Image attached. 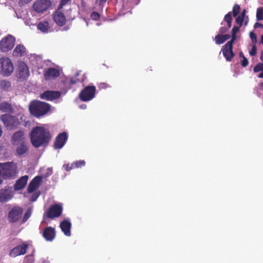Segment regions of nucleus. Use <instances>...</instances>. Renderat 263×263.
Returning <instances> with one entry per match:
<instances>
[{"label": "nucleus", "mask_w": 263, "mask_h": 263, "mask_svg": "<svg viewBox=\"0 0 263 263\" xmlns=\"http://www.w3.org/2000/svg\"><path fill=\"white\" fill-rule=\"evenodd\" d=\"M0 110L4 112H12V108L10 104L4 102L0 103Z\"/></svg>", "instance_id": "nucleus-30"}, {"label": "nucleus", "mask_w": 263, "mask_h": 263, "mask_svg": "<svg viewBox=\"0 0 263 263\" xmlns=\"http://www.w3.org/2000/svg\"><path fill=\"white\" fill-rule=\"evenodd\" d=\"M107 0H96V4L100 6H103Z\"/></svg>", "instance_id": "nucleus-46"}, {"label": "nucleus", "mask_w": 263, "mask_h": 263, "mask_svg": "<svg viewBox=\"0 0 263 263\" xmlns=\"http://www.w3.org/2000/svg\"><path fill=\"white\" fill-rule=\"evenodd\" d=\"M37 28L43 33H47L50 28L48 22L44 21L40 22L37 26Z\"/></svg>", "instance_id": "nucleus-28"}, {"label": "nucleus", "mask_w": 263, "mask_h": 263, "mask_svg": "<svg viewBox=\"0 0 263 263\" xmlns=\"http://www.w3.org/2000/svg\"><path fill=\"white\" fill-rule=\"evenodd\" d=\"M83 20L86 22L87 26H88V21L86 19H85V18H83Z\"/></svg>", "instance_id": "nucleus-54"}, {"label": "nucleus", "mask_w": 263, "mask_h": 263, "mask_svg": "<svg viewBox=\"0 0 263 263\" xmlns=\"http://www.w3.org/2000/svg\"><path fill=\"white\" fill-rule=\"evenodd\" d=\"M14 70L11 60L7 57L0 58V73L4 77H9Z\"/></svg>", "instance_id": "nucleus-4"}, {"label": "nucleus", "mask_w": 263, "mask_h": 263, "mask_svg": "<svg viewBox=\"0 0 263 263\" xmlns=\"http://www.w3.org/2000/svg\"><path fill=\"white\" fill-rule=\"evenodd\" d=\"M15 39L11 35H8L1 41L0 50L2 52H7L12 49L14 46Z\"/></svg>", "instance_id": "nucleus-7"}, {"label": "nucleus", "mask_w": 263, "mask_h": 263, "mask_svg": "<svg viewBox=\"0 0 263 263\" xmlns=\"http://www.w3.org/2000/svg\"><path fill=\"white\" fill-rule=\"evenodd\" d=\"M30 75L29 68L27 65L23 62H21L18 65L17 69V76L20 79H26Z\"/></svg>", "instance_id": "nucleus-11"}, {"label": "nucleus", "mask_w": 263, "mask_h": 263, "mask_svg": "<svg viewBox=\"0 0 263 263\" xmlns=\"http://www.w3.org/2000/svg\"><path fill=\"white\" fill-rule=\"evenodd\" d=\"M12 197V191L9 187L0 191V202H5Z\"/></svg>", "instance_id": "nucleus-20"}, {"label": "nucleus", "mask_w": 263, "mask_h": 263, "mask_svg": "<svg viewBox=\"0 0 263 263\" xmlns=\"http://www.w3.org/2000/svg\"><path fill=\"white\" fill-rule=\"evenodd\" d=\"M250 55L254 56L256 54V48L255 45L252 46V49L249 52Z\"/></svg>", "instance_id": "nucleus-42"}, {"label": "nucleus", "mask_w": 263, "mask_h": 263, "mask_svg": "<svg viewBox=\"0 0 263 263\" xmlns=\"http://www.w3.org/2000/svg\"><path fill=\"white\" fill-rule=\"evenodd\" d=\"M51 4L48 0L37 1L34 3L33 8L36 12L43 13L50 7Z\"/></svg>", "instance_id": "nucleus-10"}, {"label": "nucleus", "mask_w": 263, "mask_h": 263, "mask_svg": "<svg viewBox=\"0 0 263 263\" xmlns=\"http://www.w3.org/2000/svg\"><path fill=\"white\" fill-rule=\"evenodd\" d=\"M20 116V119H21V120H23V118H24V116L23 115H18V116Z\"/></svg>", "instance_id": "nucleus-55"}, {"label": "nucleus", "mask_w": 263, "mask_h": 263, "mask_svg": "<svg viewBox=\"0 0 263 263\" xmlns=\"http://www.w3.org/2000/svg\"><path fill=\"white\" fill-rule=\"evenodd\" d=\"M34 261V258L32 255L26 256L24 260V263H33Z\"/></svg>", "instance_id": "nucleus-40"}, {"label": "nucleus", "mask_w": 263, "mask_h": 263, "mask_svg": "<svg viewBox=\"0 0 263 263\" xmlns=\"http://www.w3.org/2000/svg\"><path fill=\"white\" fill-rule=\"evenodd\" d=\"M224 21L227 23V26H222L220 28L219 30V33L222 34L227 32V31L231 27L232 23V14L230 12L224 16Z\"/></svg>", "instance_id": "nucleus-25"}, {"label": "nucleus", "mask_w": 263, "mask_h": 263, "mask_svg": "<svg viewBox=\"0 0 263 263\" xmlns=\"http://www.w3.org/2000/svg\"><path fill=\"white\" fill-rule=\"evenodd\" d=\"M240 27L234 26L232 30V39L230 41L234 42L237 39L236 33L239 31Z\"/></svg>", "instance_id": "nucleus-35"}, {"label": "nucleus", "mask_w": 263, "mask_h": 263, "mask_svg": "<svg viewBox=\"0 0 263 263\" xmlns=\"http://www.w3.org/2000/svg\"><path fill=\"white\" fill-rule=\"evenodd\" d=\"M28 179V176L27 175L22 177L19 179L14 185L15 190H20L23 189L26 185Z\"/></svg>", "instance_id": "nucleus-26"}, {"label": "nucleus", "mask_w": 263, "mask_h": 263, "mask_svg": "<svg viewBox=\"0 0 263 263\" xmlns=\"http://www.w3.org/2000/svg\"><path fill=\"white\" fill-rule=\"evenodd\" d=\"M50 138L49 130L44 126H36L30 133L31 143L35 147L47 145Z\"/></svg>", "instance_id": "nucleus-1"}, {"label": "nucleus", "mask_w": 263, "mask_h": 263, "mask_svg": "<svg viewBox=\"0 0 263 263\" xmlns=\"http://www.w3.org/2000/svg\"><path fill=\"white\" fill-rule=\"evenodd\" d=\"M78 81V80L77 78H71L70 80V82L71 84H76Z\"/></svg>", "instance_id": "nucleus-50"}, {"label": "nucleus", "mask_w": 263, "mask_h": 263, "mask_svg": "<svg viewBox=\"0 0 263 263\" xmlns=\"http://www.w3.org/2000/svg\"><path fill=\"white\" fill-rule=\"evenodd\" d=\"M250 37L253 42H254L256 43L257 42L256 35L255 33L253 32H250Z\"/></svg>", "instance_id": "nucleus-43"}, {"label": "nucleus", "mask_w": 263, "mask_h": 263, "mask_svg": "<svg viewBox=\"0 0 263 263\" xmlns=\"http://www.w3.org/2000/svg\"><path fill=\"white\" fill-rule=\"evenodd\" d=\"M2 180L0 179V184H1V183H2Z\"/></svg>", "instance_id": "nucleus-58"}, {"label": "nucleus", "mask_w": 263, "mask_h": 263, "mask_svg": "<svg viewBox=\"0 0 263 263\" xmlns=\"http://www.w3.org/2000/svg\"><path fill=\"white\" fill-rule=\"evenodd\" d=\"M239 55H240V57H242L243 58V57H245L243 56V54L242 52H240V53H239Z\"/></svg>", "instance_id": "nucleus-56"}, {"label": "nucleus", "mask_w": 263, "mask_h": 263, "mask_svg": "<svg viewBox=\"0 0 263 263\" xmlns=\"http://www.w3.org/2000/svg\"><path fill=\"white\" fill-rule=\"evenodd\" d=\"M0 119L4 123V125L9 129L17 127L20 124V121L18 117L16 118L9 114L2 115L0 117Z\"/></svg>", "instance_id": "nucleus-6"}, {"label": "nucleus", "mask_w": 263, "mask_h": 263, "mask_svg": "<svg viewBox=\"0 0 263 263\" xmlns=\"http://www.w3.org/2000/svg\"><path fill=\"white\" fill-rule=\"evenodd\" d=\"M254 28H261L263 29V25L261 23L256 22L254 25Z\"/></svg>", "instance_id": "nucleus-47"}, {"label": "nucleus", "mask_w": 263, "mask_h": 263, "mask_svg": "<svg viewBox=\"0 0 263 263\" xmlns=\"http://www.w3.org/2000/svg\"><path fill=\"white\" fill-rule=\"evenodd\" d=\"M39 195L37 194H34L32 195V196L30 198V200L32 201H35L38 198Z\"/></svg>", "instance_id": "nucleus-45"}, {"label": "nucleus", "mask_w": 263, "mask_h": 263, "mask_svg": "<svg viewBox=\"0 0 263 263\" xmlns=\"http://www.w3.org/2000/svg\"><path fill=\"white\" fill-rule=\"evenodd\" d=\"M245 15H246V10H243L241 15L238 16L236 18V23L238 26L241 27L242 26Z\"/></svg>", "instance_id": "nucleus-33"}, {"label": "nucleus", "mask_w": 263, "mask_h": 263, "mask_svg": "<svg viewBox=\"0 0 263 263\" xmlns=\"http://www.w3.org/2000/svg\"><path fill=\"white\" fill-rule=\"evenodd\" d=\"M0 86L3 90H8L11 87V83L7 80H3L1 82Z\"/></svg>", "instance_id": "nucleus-34"}, {"label": "nucleus", "mask_w": 263, "mask_h": 263, "mask_svg": "<svg viewBox=\"0 0 263 263\" xmlns=\"http://www.w3.org/2000/svg\"><path fill=\"white\" fill-rule=\"evenodd\" d=\"M62 205L61 204H55L52 205L47 212V216L49 218L57 217L61 215L62 212Z\"/></svg>", "instance_id": "nucleus-14"}, {"label": "nucleus", "mask_w": 263, "mask_h": 263, "mask_svg": "<svg viewBox=\"0 0 263 263\" xmlns=\"http://www.w3.org/2000/svg\"><path fill=\"white\" fill-rule=\"evenodd\" d=\"M90 17L92 20L97 21L100 18V14L98 12L93 11L91 14Z\"/></svg>", "instance_id": "nucleus-41"}, {"label": "nucleus", "mask_w": 263, "mask_h": 263, "mask_svg": "<svg viewBox=\"0 0 263 263\" xmlns=\"http://www.w3.org/2000/svg\"><path fill=\"white\" fill-rule=\"evenodd\" d=\"M85 165L84 160H79L74 162L70 165V168H79Z\"/></svg>", "instance_id": "nucleus-32"}, {"label": "nucleus", "mask_w": 263, "mask_h": 263, "mask_svg": "<svg viewBox=\"0 0 263 263\" xmlns=\"http://www.w3.org/2000/svg\"><path fill=\"white\" fill-rule=\"evenodd\" d=\"M68 136L66 133L63 132L59 134L56 138L54 142V148L61 149L65 145L67 140Z\"/></svg>", "instance_id": "nucleus-15"}, {"label": "nucleus", "mask_w": 263, "mask_h": 263, "mask_svg": "<svg viewBox=\"0 0 263 263\" xmlns=\"http://www.w3.org/2000/svg\"><path fill=\"white\" fill-rule=\"evenodd\" d=\"M30 62L35 66H39L41 62V59L36 55H31L29 57Z\"/></svg>", "instance_id": "nucleus-31"}, {"label": "nucleus", "mask_w": 263, "mask_h": 263, "mask_svg": "<svg viewBox=\"0 0 263 263\" xmlns=\"http://www.w3.org/2000/svg\"><path fill=\"white\" fill-rule=\"evenodd\" d=\"M49 109L48 104L39 101H32L29 106L30 113L36 117L45 115Z\"/></svg>", "instance_id": "nucleus-3"}, {"label": "nucleus", "mask_w": 263, "mask_h": 263, "mask_svg": "<svg viewBox=\"0 0 263 263\" xmlns=\"http://www.w3.org/2000/svg\"><path fill=\"white\" fill-rule=\"evenodd\" d=\"M15 155L21 157L26 154L29 150V146L26 142H23L16 145Z\"/></svg>", "instance_id": "nucleus-19"}, {"label": "nucleus", "mask_w": 263, "mask_h": 263, "mask_svg": "<svg viewBox=\"0 0 263 263\" xmlns=\"http://www.w3.org/2000/svg\"><path fill=\"white\" fill-rule=\"evenodd\" d=\"M23 209L18 206L12 208L8 213V220L11 222H16L21 220Z\"/></svg>", "instance_id": "nucleus-9"}, {"label": "nucleus", "mask_w": 263, "mask_h": 263, "mask_svg": "<svg viewBox=\"0 0 263 263\" xmlns=\"http://www.w3.org/2000/svg\"><path fill=\"white\" fill-rule=\"evenodd\" d=\"M52 174V169L51 167H48L46 170V172L43 174L42 176H37L34 178L30 182L28 187L29 193H32L35 191L41 184L43 178H47Z\"/></svg>", "instance_id": "nucleus-5"}, {"label": "nucleus", "mask_w": 263, "mask_h": 263, "mask_svg": "<svg viewBox=\"0 0 263 263\" xmlns=\"http://www.w3.org/2000/svg\"><path fill=\"white\" fill-rule=\"evenodd\" d=\"M80 108L81 109H85L86 108V104L81 105H80Z\"/></svg>", "instance_id": "nucleus-51"}, {"label": "nucleus", "mask_w": 263, "mask_h": 263, "mask_svg": "<svg viewBox=\"0 0 263 263\" xmlns=\"http://www.w3.org/2000/svg\"><path fill=\"white\" fill-rule=\"evenodd\" d=\"M96 87L94 86H87L79 94L80 99L84 102L91 100L95 96Z\"/></svg>", "instance_id": "nucleus-8"}, {"label": "nucleus", "mask_w": 263, "mask_h": 263, "mask_svg": "<svg viewBox=\"0 0 263 263\" xmlns=\"http://www.w3.org/2000/svg\"><path fill=\"white\" fill-rule=\"evenodd\" d=\"M241 65L243 67L247 66L249 63L248 59L247 58H246L245 57H243V59H242V60L241 61Z\"/></svg>", "instance_id": "nucleus-44"}, {"label": "nucleus", "mask_w": 263, "mask_h": 263, "mask_svg": "<svg viewBox=\"0 0 263 263\" xmlns=\"http://www.w3.org/2000/svg\"><path fill=\"white\" fill-rule=\"evenodd\" d=\"M240 11V7L238 5H235L234 6L233 8V15L234 17L236 16L239 13Z\"/></svg>", "instance_id": "nucleus-39"}, {"label": "nucleus", "mask_w": 263, "mask_h": 263, "mask_svg": "<svg viewBox=\"0 0 263 263\" xmlns=\"http://www.w3.org/2000/svg\"><path fill=\"white\" fill-rule=\"evenodd\" d=\"M261 42L263 45V35L261 37Z\"/></svg>", "instance_id": "nucleus-57"}, {"label": "nucleus", "mask_w": 263, "mask_h": 263, "mask_svg": "<svg viewBox=\"0 0 263 263\" xmlns=\"http://www.w3.org/2000/svg\"><path fill=\"white\" fill-rule=\"evenodd\" d=\"M60 75L59 70L54 68H48L45 72L44 76L46 80H50L57 78Z\"/></svg>", "instance_id": "nucleus-21"}, {"label": "nucleus", "mask_w": 263, "mask_h": 263, "mask_svg": "<svg viewBox=\"0 0 263 263\" xmlns=\"http://www.w3.org/2000/svg\"><path fill=\"white\" fill-rule=\"evenodd\" d=\"M43 236L47 241H52L55 236L54 229L50 227L46 228L44 231Z\"/></svg>", "instance_id": "nucleus-22"}, {"label": "nucleus", "mask_w": 263, "mask_h": 263, "mask_svg": "<svg viewBox=\"0 0 263 263\" xmlns=\"http://www.w3.org/2000/svg\"><path fill=\"white\" fill-rule=\"evenodd\" d=\"M53 18L59 26H63L66 23V20L64 11L57 9L53 14Z\"/></svg>", "instance_id": "nucleus-16"}, {"label": "nucleus", "mask_w": 263, "mask_h": 263, "mask_svg": "<svg viewBox=\"0 0 263 263\" xmlns=\"http://www.w3.org/2000/svg\"><path fill=\"white\" fill-rule=\"evenodd\" d=\"M71 0H61L58 9L64 11L67 14L68 11L71 10Z\"/></svg>", "instance_id": "nucleus-23"}, {"label": "nucleus", "mask_w": 263, "mask_h": 263, "mask_svg": "<svg viewBox=\"0 0 263 263\" xmlns=\"http://www.w3.org/2000/svg\"><path fill=\"white\" fill-rule=\"evenodd\" d=\"M230 37V35L229 34H218L215 36L214 40L216 44L219 45L223 44L225 41L229 39Z\"/></svg>", "instance_id": "nucleus-29"}, {"label": "nucleus", "mask_w": 263, "mask_h": 263, "mask_svg": "<svg viewBox=\"0 0 263 263\" xmlns=\"http://www.w3.org/2000/svg\"><path fill=\"white\" fill-rule=\"evenodd\" d=\"M258 77L259 78H263V71H262V72H261V73H260L258 74Z\"/></svg>", "instance_id": "nucleus-53"}, {"label": "nucleus", "mask_w": 263, "mask_h": 263, "mask_svg": "<svg viewBox=\"0 0 263 263\" xmlns=\"http://www.w3.org/2000/svg\"><path fill=\"white\" fill-rule=\"evenodd\" d=\"M11 142L13 145H17L26 142V135L23 130L15 132L11 136Z\"/></svg>", "instance_id": "nucleus-12"}, {"label": "nucleus", "mask_w": 263, "mask_h": 263, "mask_svg": "<svg viewBox=\"0 0 263 263\" xmlns=\"http://www.w3.org/2000/svg\"><path fill=\"white\" fill-rule=\"evenodd\" d=\"M32 213V210L31 209H28L26 212L24 216L21 221V224L25 223L31 216Z\"/></svg>", "instance_id": "nucleus-36"}, {"label": "nucleus", "mask_w": 263, "mask_h": 263, "mask_svg": "<svg viewBox=\"0 0 263 263\" xmlns=\"http://www.w3.org/2000/svg\"><path fill=\"white\" fill-rule=\"evenodd\" d=\"M63 167L66 171H70L72 168H70V166L69 164H65L63 165Z\"/></svg>", "instance_id": "nucleus-48"}, {"label": "nucleus", "mask_w": 263, "mask_h": 263, "mask_svg": "<svg viewBox=\"0 0 263 263\" xmlns=\"http://www.w3.org/2000/svg\"><path fill=\"white\" fill-rule=\"evenodd\" d=\"M257 21H263V7L258 8L256 11Z\"/></svg>", "instance_id": "nucleus-37"}, {"label": "nucleus", "mask_w": 263, "mask_h": 263, "mask_svg": "<svg viewBox=\"0 0 263 263\" xmlns=\"http://www.w3.org/2000/svg\"><path fill=\"white\" fill-rule=\"evenodd\" d=\"M26 50L24 45H17L13 50V54L15 57H22L26 54Z\"/></svg>", "instance_id": "nucleus-27"}, {"label": "nucleus", "mask_w": 263, "mask_h": 263, "mask_svg": "<svg viewBox=\"0 0 263 263\" xmlns=\"http://www.w3.org/2000/svg\"><path fill=\"white\" fill-rule=\"evenodd\" d=\"M253 70L255 72H257L260 71H263V63H258L253 68Z\"/></svg>", "instance_id": "nucleus-38"}, {"label": "nucleus", "mask_w": 263, "mask_h": 263, "mask_svg": "<svg viewBox=\"0 0 263 263\" xmlns=\"http://www.w3.org/2000/svg\"><path fill=\"white\" fill-rule=\"evenodd\" d=\"M100 87L101 88H105L107 87V84L105 83L101 84Z\"/></svg>", "instance_id": "nucleus-52"}, {"label": "nucleus", "mask_w": 263, "mask_h": 263, "mask_svg": "<svg viewBox=\"0 0 263 263\" xmlns=\"http://www.w3.org/2000/svg\"><path fill=\"white\" fill-rule=\"evenodd\" d=\"M27 246L26 244H22L14 248L10 252V256L15 257L17 256L23 255L26 252Z\"/></svg>", "instance_id": "nucleus-17"}, {"label": "nucleus", "mask_w": 263, "mask_h": 263, "mask_svg": "<svg viewBox=\"0 0 263 263\" xmlns=\"http://www.w3.org/2000/svg\"><path fill=\"white\" fill-rule=\"evenodd\" d=\"M32 0H20V3L22 5H25L26 4L29 3Z\"/></svg>", "instance_id": "nucleus-49"}, {"label": "nucleus", "mask_w": 263, "mask_h": 263, "mask_svg": "<svg viewBox=\"0 0 263 263\" xmlns=\"http://www.w3.org/2000/svg\"><path fill=\"white\" fill-rule=\"evenodd\" d=\"M233 43L232 41L228 42L222 49L223 55L228 61H231L234 56L232 51Z\"/></svg>", "instance_id": "nucleus-13"}, {"label": "nucleus", "mask_w": 263, "mask_h": 263, "mask_svg": "<svg viewBox=\"0 0 263 263\" xmlns=\"http://www.w3.org/2000/svg\"><path fill=\"white\" fill-rule=\"evenodd\" d=\"M18 173L17 165L13 162L0 163V176L5 179L13 178Z\"/></svg>", "instance_id": "nucleus-2"}, {"label": "nucleus", "mask_w": 263, "mask_h": 263, "mask_svg": "<svg viewBox=\"0 0 263 263\" xmlns=\"http://www.w3.org/2000/svg\"><path fill=\"white\" fill-rule=\"evenodd\" d=\"M71 224L69 220L66 219L60 223V228L66 236H70L71 235L70 228Z\"/></svg>", "instance_id": "nucleus-24"}, {"label": "nucleus", "mask_w": 263, "mask_h": 263, "mask_svg": "<svg viewBox=\"0 0 263 263\" xmlns=\"http://www.w3.org/2000/svg\"><path fill=\"white\" fill-rule=\"evenodd\" d=\"M61 96L59 91H46L41 95L42 99L47 101H52L54 99L59 98Z\"/></svg>", "instance_id": "nucleus-18"}]
</instances>
